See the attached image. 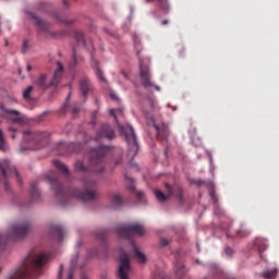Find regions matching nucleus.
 <instances>
[{
	"instance_id": "1",
	"label": "nucleus",
	"mask_w": 279,
	"mask_h": 279,
	"mask_svg": "<svg viewBox=\"0 0 279 279\" xmlns=\"http://www.w3.org/2000/svg\"><path fill=\"white\" fill-rule=\"evenodd\" d=\"M46 178L51 185L52 191H54L57 199L62 205L66 204V199L70 197H75L82 202H93L97 197V181L89 177L83 179L85 186L83 192L75 187L64 189L56 174H47Z\"/></svg>"
},
{
	"instance_id": "2",
	"label": "nucleus",
	"mask_w": 279,
	"mask_h": 279,
	"mask_svg": "<svg viewBox=\"0 0 279 279\" xmlns=\"http://www.w3.org/2000/svg\"><path fill=\"white\" fill-rule=\"evenodd\" d=\"M109 114L113 117L120 134L125 138L129 145V156L134 158L136 154H138V142L136 141V133H134V129L126 124L125 126L119 123L120 119H123V108L110 109Z\"/></svg>"
},
{
	"instance_id": "3",
	"label": "nucleus",
	"mask_w": 279,
	"mask_h": 279,
	"mask_svg": "<svg viewBox=\"0 0 279 279\" xmlns=\"http://www.w3.org/2000/svg\"><path fill=\"white\" fill-rule=\"evenodd\" d=\"M108 154H110L108 146L100 145L97 148H92L89 153V171L104 173L106 170V156Z\"/></svg>"
},
{
	"instance_id": "4",
	"label": "nucleus",
	"mask_w": 279,
	"mask_h": 279,
	"mask_svg": "<svg viewBox=\"0 0 279 279\" xmlns=\"http://www.w3.org/2000/svg\"><path fill=\"white\" fill-rule=\"evenodd\" d=\"M58 69L53 73V77L50 82L47 83V75L41 74L35 82L34 86L39 88V90H47V88H51V86H58L60 84V80L62 78V71L64 66L60 61L57 62Z\"/></svg>"
},
{
	"instance_id": "5",
	"label": "nucleus",
	"mask_w": 279,
	"mask_h": 279,
	"mask_svg": "<svg viewBox=\"0 0 279 279\" xmlns=\"http://www.w3.org/2000/svg\"><path fill=\"white\" fill-rule=\"evenodd\" d=\"M0 173L4 184V189L7 191H8V180H10L12 175H15L19 184H21V177H19V171H16V168L12 166V162L9 159H2L0 161Z\"/></svg>"
},
{
	"instance_id": "6",
	"label": "nucleus",
	"mask_w": 279,
	"mask_h": 279,
	"mask_svg": "<svg viewBox=\"0 0 279 279\" xmlns=\"http://www.w3.org/2000/svg\"><path fill=\"white\" fill-rule=\"evenodd\" d=\"M117 233L122 239H132V234L143 236L145 234V228L141 222H134L130 225H123L117 228Z\"/></svg>"
},
{
	"instance_id": "7",
	"label": "nucleus",
	"mask_w": 279,
	"mask_h": 279,
	"mask_svg": "<svg viewBox=\"0 0 279 279\" xmlns=\"http://www.w3.org/2000/svg\"><path fill=\"white\" fill-rule=\"evenodd\" d=\"M74 39L76 45L73 46V53H72V59L69 62V69L70 71H74L75 66L82 62V57H77V47H82L83 49H86V39L84 38V34L82 32H75L74 33Z\"/></svg>"
},
{
	"instance_id": "8",
	"label": "nucleus",
	"mask_w": 279,
	"mask_h": 279,
	"mask_svg": "<svg viewBox=\"0 0 279 279\" xmlns=\"http://www.w3.org/2000/svg\"><path fill=\"white\" fill-rule=\"evenodd\" d=\"M24 141L26 143H34V145H38L36 149L43 147V143H47L49 141V132L44 131H24Z\"/></svg>"
},
{
	"instance_id": "9",
	"label": "nucleus",
	"mask_w": 279,
	"mask_h": 279,
	"mask_svg": "<svg viewBox=\"0 0 279 279\" xmlns=\"http://www.w3.org/2000/svg\"><path fill=\"white\" fill-rule=\"evenodd\" d=\"M131 271L132 267L130 266V257H128V253L122 251L120 255V264L118 266V278L130 279Z\"/></svg>"
},
{
	"instance_id": "10",
	"label": "nucleus",
	"mask_w": 279,
	"mask_h": 279,
	"mask_svg": "<svg viewBox=\"0 0 279 279\" xmlns=\"http://www.w3.org/2000/svg\"><path fill=\"white\" fill-rule=\"evenodd\" d=\"M140 77L141 83L144 88H156V90H160V87L158 85H154L151 83V74L149 73V66L144 65L143 63L140 64Z\"/></svg>"
},
{
	"instance_id": "11",
	"label": "nucleus",
	"mask_w": 279,
	"mask_h": 279,
	"mask_svg": "<svg viewBox=\"0 0 279 279\" xmlns=\"http://www.w3.org/2000/svg\"><path fill=\"white\" fill-rule=\"evenodd\" d=\"M32 225L28 221L17 222L10 228L11 236L14 239H23L29 232Z\"/></svg>"
},
{
	"instance_id": "12",
	"label": "nucleus",
	"mask_w": 279,
	"mask_h": 279,
	"mask_svg": "<svg viewBox=\"0 0 279 279\" xmlns=\"http://www.w3.org/2000/svg\"><path fill=\"white\" fill-rule=\"evenodd\" d=\"M114 130L109 124H102L100 130L97 132L95 141H101V138H107L108 141H112L114 138Z\"/></svg>"
},
{
	"instance_id": "13",
	"label": "nucleus",
	"mask_w": 279,
	"mask_h": 279,
	"mask_svg": "<svg viewBox=\"0 0 279 279\" xmlns=\"http://www.w3.org/2000/svg\"><path fill=\"white\" fill-rule=\"evenodd\" d=\"M80 90L81 95L84 101L88 99V93H92L93 85L90 84V80L88 77L84 76L80 80Z\"/></svg>"
},
{
	"instance_id": "14",
	"label": "nucleus",
	"mask_w": 279,
	"mask_h": 279,
	"mask_svg": "<svg viewBox=\"0 0 279 279\" xmlns=\"http://www.w3.org/2000/svg\"><path fill=\"white\" fill-rule=\"evenodd\" d=\"M31 19L35 21V25L38 27L39 32H44V34H51V31L49 29L51 24H49L47 21L36 16L34 13L31 14Z\"/></svg>"
},
{
	"instance_id": "15",
	"label": "nucleus",
	"mask_w": 279,
	"mask_h": 279,
	"mask_svg": "<svg viewBox=\"0 0 279 279\" xmlns=\"http://www.w3.org/2000/svg\"><path fill=\"white\" fill-rule=\"evenodd\" d=\"M165 186L167 191L166 194L162 193L160 190L155 191V196L158 202H167V199H169V197L173 195V189H171V185H169V183H166Z\"/></svg>"
},
{
	"instance_id": "16",
	"label": "nucleus",
	"mask_w": 279,
	"mask_h": 279,
	"mask_svg": "<svg viewBox=\"0 0 279 279\" xmlns=\"http://www.w3.org/2000/svg\"><path fill=\"white\" fill-rule=\"evenodd\" d=\"M0 110H2L4 114H9V117H12L13 123H23V118H21V113L17 110L5 109L3 105H0Z\"/></svg>"
},
{
	"instance_id": "17",
	"label": "nucleus",
	"mask_w": 279,
	"mask_h": 279,
	"mask_svg": "<svg viewBox=\"0 0 279 279\" xmlns=\"http://www.w3.org/2000/svg\"><path fill=\"white\" fill-rule=\"evenodd\" d=\"M131 245L134 258H137L138 263H141L142 265L147 263V257H145V254H143L141 250H138V246L134 244L133 241H131Z\"/></svg>"
},
{
	"instance_id": "18",
	"label": "nucleus",
	"mask_w": 279,
	"mask_h": 279,
	"mask_svg": "<svg viewBox=\"0 0 279 279\" xmlns=\"http://www.w3.org/2000/svg\"><path fill=\"white\" fill-rule=\"evenodd\" d=\"M31 204L40 199V191H38V183L36 181L31 183Z\"/></svg>"
},
{
	"instance_id": "19",
	"label": "nucleus",
	"mask_w": 279,
	"mask_h": 279,
	"mask_svg": "<svg viewBox=\"0 0 279 279\" xmlns=\"http://www.w3.org/2000/svg\"><path fill=\"white\" fill-rule=\"evenodd\" d=\"M51 234L56 236V239L61 243V241L64 239V229H62V226L56 225L50 228Z\"/></svg>"
},
{
	"instance_id": "20",
	"label": "nucleus",
	"mask_w": 279,
	"mask_h": 279,
	"mask_svg": "<svg viewBox=\"0 0 279 279\" xmlns=\"http://www.w3.org/2000/svg\"><path fill=\"white\" fill-rule=\"evenodd\" d=\"M122 204H123V198H121V195L113 194L110 203L111 208H113V210H117V208H121Z\"/></svg>"
},
{
	"instance_id": "21",
	"label": "nucleus",
	"mask_w": 279,
	"mask_h": 279,
	"mask_svg": "<svg viewBox=\"0 0 279 279\" xmlns=\"http://www.w3.org/2000/svg\"><path fill=\"white\" fill-rule=\"evenodd\" d=\"M52 165L56 167V169L61 171V173H63L68 178L71 175V173L69 172V168L64 166V163L60 162V160L52 161Z\"/></svg>"
},
{
	"instance_id": "22",
	"label": "nucleus",
	"mask_w": 279,
	"mask_h": 279,
	"mask_svg": "<svg viewBox=\"0 0 279 279\" xmlns=\"http://www.w3.org/2000/svg\"><path fill=\"white\" fill-rule=\"evenodd\" d=\"M93 65H94V69H95V74L97 75L98 80H100V82L107 83L108 81L106 80V77L104 76V72L99 68V62L94 61Z\"/></svg>"
},
{
	"instance_id": "23",
	"label": "nucleus",
	"mask_w": 279,
	"mask_h": 279,
	"mask_svg": "<svg viewBox=\"0 0 279 279\" xmlns=\"http://www.w3.org/2000/svg\"><path fill=\"white\" fill-rule=\"evenodd\" d=\"M155 130L158 136H162V138H169V129L167 126H158L155 125Z\"/></svg>"
},
{
	"instance_id": "24",
	"label": "nucleus",
	"mask_w": 279,
	"mask_h": 279,
	"mask_svg": "<svg viewBox=\"0 0 279 279\" xmlns=\"http://www.w3.org/2000/svg\"><path fill=\"white\" fill-rule=\"evenodd\" d=\"M277 275H278V269L274 268V269L262 272L260 276L262 278H265V279H274L276 278Z\"/></svg>"
},
{
	"instance_id": "25",
	"label": "nucleus",
	"mask_w": 279,
	"mask_h": 279,
	"mask_svg": "<svg viewBox=\"0 0 279 279\" xmlns=\"http://www.w3.org/2000/svg\"><path fill=\"white\" fill-rule=\"evenodd\" d=\"M255 245L258 247L259 253L265 252L267 250V240L257 239Z\"/></svg>"
},
{
	"instance_id": "26",
	"label": "nucleus",
	"mask_w": 279,
	"mask_h": 279,
	"mask_svg": "<svg viewBox=\"0 0 279 279\" xmlns=\"http://www.w3.org/2000/svg\"><path fill=\"white\" fill-rule=\"evenodd\" d=\"M74 167L77 171H80L81 173H88V167L84 166V161L82 160H77L74 163Z\"/></svg>"
},
{
	"instance_id": "27",
	"label": "nucleus",
	"mask_w": 279,
	"mask_h": 279,
	"mask_svg": "<svg viewBox=\"0 0 279 279\" xmlns=\"http://www.w3.org/2000/svg\"><path fill=\"white\" fill-rule=\"evenodd\" d=\"M0 151H8V144L5 143V135L0 129Z\"/></svg>"
},
{
	"instance_id": "28",
	"label": "nucleus",
	"mask_w": 279,
	"mask_h": 279,
	"mask_svg": "<svg viewBox=\"0 0 279 279\" xmlns=\"http://www.w3.org/2000/svg\"><path fill=\"white\" fill-rule=\"evenodd\" d=\"M175 274L179 278H182L184 274H186V270L184 269V265L182 264H175Z\"/></svg>"
},
{
	"instance_id": "29",
	"label": "nucleus",
	"mask_w": 279,
	"mask_h": 279,
	"mask_svg": "<svg viewBox=\"0 0 279 279\" xmlns=\"http://www.w3.org/2000/svg\"><path fill=\"white\" fill-rule=\"evenodd\" d=\"M82 146V144H78V146H75V144H70L69 146H63V147H68V151L63 154V156H68V154H71V151H80V147Z\"/></svg>"
},
{
	"instance_id": "30",
	"label": "nucleus",
	"mask_w": 279,
	"mask_h": 279,
	"mask_svg": "<svg viewBox=\"0 0 279 279\" xmlns=\"http://www.w3.org/2000/svg\"><path fill=\"white\" fill-rule=\"evenodd\" d=\"M125 181L128 183L129 190L130 191H135L136 186H134V179L132 177L124 174Z\"/></svg>"
},
{
	"instance_id": "31",
	"label": "nucleus",
	"mask_w": 279,
	"mask_h": 279,
	"mask_svg": "<svg viewBox=\"0 0 279 279\" xmlns=\"http://www.w3.org/2000/svg\"><path fill=\"white\" fill-rule=\"evenodd\" d=\"M106 234H108V230H99L96 233V239H99L100 241H106Z\"/></svg>"
},
{
	"instance_id": "32",
	"label": "nucleus",
	"mask_w": 279,
	"mask_h": 279,
	"mask_svg": "<svg viewBox=\"0 0 279 279\" xmlns=\"http://www.w3.org/2000/svg\"><path fill=\"white\" fill-rule=\"evenodd\" d=\"M32 90H34V86H27L24 92H23V97L24 99H28L29 98V95L32 93Z\"/></svg>"
},
{
	"instance_id": "33",
	"label": "nucleus",
	"mask_w": 279,
	"mask_h": 279,
	"mask_svg": "<svg viewBox=\"0 0 279 279\" xmlns=\"http://www.w3.org/2000/svg\"><path fill=\"white\" fill-rule=\"evenodd\" d=\"M248 234H250V231H247L243 227L241 229H239L236 232V236H239V238L247 236Z\"/></svg>"
},
{
	"instance_id": "34",
	"label": "nucleus",
	"mask_w": 279,
	"mask_h": 279,
	"mask_svg": "<svg viewBox=\"0 0 279 279\" xmlns=\"http://www.w3.org/2000/svg\"><path fill=\"white\" fill-rule=\"evenodd\" d=\"M54 19H57V21H59L60 23H64V25H72V23H73V21L62 20L58 15H54Z\"/></svg>"
},
{
	"instance_id": "35",
	"label": "nucleus",
	"mask_w": 279,
	"mask_h": 279,
	"mask_svg": "<svg viewBox=\"0 0 279 279\" xmlns=\"http://www.w3.org/2000/svg\"><path fill=\"white\" fill-rule=\"evenodd\" d=\"M160 245L161 247H167V245H169V240L161 238L160 239Z\"/></svg>"
},
{
	"instance_id": "36",
	"label": "nucleus",
	"mask_w": 279,
	"mask_h": 279,
	"mask_svg": "<svg viewBox=\"0 0 279 279\" xmlns=\"http://www.w3.org/2000/svg\"><path fill=\"white\" fill-rule=\"evenodd\" d=\"M143 197H145V194L143 192H136L137 202H143Z\"/></svg>"
},
{
	"instance_id": "37",
	"label": "nucleus",
	"mask_w": 279,
	"mask_h": 279,
	"mask_svg": "<svg viewBox=\"0 0 279 279\" xmlns=\"http://www.w3.org/2000/svg\"><path fill=\"white\" fill-rule=\"evenodd\" d=\"M179 202H184V196L182 195V189H178Z\"/></svg>"
},
{
	"instance_id": "38",
	"label": "nucleus",
	"mask_w": 279,
	"mask_h": 279,
	"mask_svg": "<svg viewBox=\"0 0 279 279\" xmlns=\"http://www.w3.org/2000/svg\"><path fill=\"white\" fill-rule=\"evenodd\" d=\"M66 108H69V104L63 105V107L60 109V114H64V112H66Z\"/></svg>"
},
{
	"instance_id": "39",
	"label": "nucleus",
	"mask_w": 279,
	"mask_h": 279,
	"mask_svg": "<svg viewBox=\"0 0 279 279\" xmlns=\"http://www.w3.org/2000/svg\"><path fill=\"white\" fill-rule=\"evenodd\" d=\"M210 197H211L214 204H217V195H215V191L210 192Z\"/></svg>"
},
{
	"instance_id": "40",
	"label": "nucleus",
	"mask_w": 279,
	"mask_h": 279,
	"mask_svg": "<svg viewBox=\"0 0 279 279\" xmlns=\"http://www.w3.org/2000/svg\"><path fill=\"white\" fill-rule=\"evenodd\" d=\"M64 270V266L63 265H60V268H59V274H58V279H62V271Z\"/></svg>"
},
{
	"instance_id": "41",
	"label": "nucleus",
	"mask_w": 279,
	"mask_h": 279,
	"mask_svg": "<svg viewBox=\"0 0 279 279\" xmlns=\"http://www.w3.org/2000/svg\"><path fill=\"white\" fill-rule=\"evenodd\" d=\"M161 5H165L167 3V0H158ZM146 3H154V0H146Z\"/></svg>"
},
{
	"instance_id": "42",
	"label": "nucleus",
	"mask_w": 279,
	"mask_h": 279,
	"mask_svg": "<svg viewBox=\"0 0 279 279\" xmlns=\"http://www.w3.org/2000/svg\"><path fill=\"white\" fill-rule=\"evenodd\" d=\"M225 252H226L227 256H232V250L230 247L227 246Z\"/></svg>"
},
{
	"instance_id": "43",
	"label": "nucleus",
	"mask_w": 279,
	"mask_h": 279,
	"mask_svg": "<svg viewBox=\"0 0 279 279\" xmlns=\"http://www.w3.org/2000/svg\"><path fill=\"white\" fill-rule=\"evenodd\" d=\"M22 51H23V53H25V51H27V40H24Z\"/></svg>"
},
{
	"instance_id": "44",
	"label": "nucleus",
	"mask_w": 279,
	"mask_h": 279,
	"mask_svg": "<svg viewBox=\"0 0 279 279\" xmlns=\"http://www.w3.org/2000/svg\"><path fill=\"white\" fill-rule=\"evenodd\" d=\"M66 279H73V268L69 270Z\"/></svg>"
},
{
	"instance_id": "45",
	"label": "nucleus",
	"mask_w": 279,
	"mask_h": 279,
	"mask_svg": "<svg viewBox=\"0 0 279 279\" xmlns=\"http://www.w3.org/2000/svg\"><path fill=\"white\" fill-rule=\"evenodd\" d=\"M121 162H123V157H119L118 159H116V167L118 165H121Z\"/></svg>"
},
{
	"instance_id": "46",
	"label": "nucleus",
	"mask_w": 279,
	"mask_h": 279,
	"mask_svg": "<svg viewBox=\"0 0 279 279\" xmlns=\"http://www.w3.org/2000/svg\"><path fill=\"white\" fill-rule=\"evenodd\" d=\"M121 75L123 76L124 80H130V76L124 71H121Z\"/></svg>"
},
{
	"instance_id": "47",
	"label": "nucleus",
	"mask_w": 279,
	"mask_h": 279,
	"mask_svg": "<svg viewBox=\"0 0 279 279\" xmlns=\"http://www.w3.org/2000/svg\"><path fill=\"white\" fill-rule=\"evenodd\" d=\"M136 53H141V45L135 44Z\"/></svg>"
},
{
	"instance_id": "48",
	"label": "nucleus",
	"mask_w": 279,
	"mask_h": 279,
	"mask_svg": "<svg viewBox=\"0 0 279 279\" xmlns=\"http://www.w3.org/2000/svg\"><path fill=\"white\" fill-rule=\"evenodd\" d=\"M73 114H77V112H80V108L75 107L73 110H72Z\"/></svg>"
},
{
	"instance_id": "49",
	"label": "nucleus",
	"mask_w": 279,
	"mask_h": 279,
	"mask_svg": "<svg viewBox=\"0 0 279 279\" xmlns=\"http://www.w3.org/2000/svg\"><path fill=\"white\" fill-rule=\"evenodd\" d=\"M161 25H169V21L168 20L161 21Z\"/></svg>"
},
{
	"instance_id": "50",
	"label": "nucleus",
	"mask_w": 279,
	"mask_h": 279,
	"mask_svg": "<svg viewBox=\"0 0 279 279\" xmlns=\"http://www.w3.org/2000/svg\"><path fill=\"white\" fill-rule=\"evenodd\" d=\"M110 97H111V99H118V98H117V95L113 94V93L110 94Z\"/></svg>"
},
{
	"instance_id": "51",
	"label": "nucleus",
	"mask_w": 279,
	"mask_h": 279,
	"mask_svg": "<svg viewBox=\"0 0 279 279\" xmlns=\"http://www.w3.org/2000/svg\"><path fill=\"white\" fill-rule=\"evenodd\" d=\"M9 132H16V129H14V128H9Z\"/></svg>"
},
{
	"instance_id": "52",
	"label": "nucleus",
	"mask_w": 279,
	"mask_h": 279,
	"mask_svg": "<svg viewBox=\"0 0 279 279\" xmlns=\"http://www.w3.org/2000/svg\"><path fill=\"white\" fill-rule=\"evenodd\" d=\"M26 71H28V72L32 71V65L28 64V65L26 66Z\"/></svg>"
},
{
	"instance_id": "53",
	"label": "nucleus",
	"mask_w": 279,
	"mask_h": 279,
	"mask_svg": "<svg viewBox=\"0 0 279 279\" xmlns=\"http://www.w3.org/2000/svg\"><path fill=\"white\" fill-rule=\"evenodd\" d=\"M43 7H44L43 10L47 11V9H46L47 4H43Z\"/></svg>"
},
{
	"instance_id": "54",
	"label": "nucleus",
	"mask_w": 279,
	"mask_h": 279,
	"mask_svg": "<svg viewBox=\"0 0 279 279\" xmlns=\"http://www.w3.org/2000/svg\"><path fill=\"white\" fill-rule=\"evenodd\" d=\"M196 184H198V186H199L202 184V181L196 182Z\"/></svg>"
},
{
	"instance_id": "55",
	"label": "nucleus",
	"mask_w": 279,
	"mask_h": 279,
	"mask_svg": "<svg viewBox=\"0 0 279 279\" xmlns=\"http://www.w3.org/2000/svg\"><path fill=\"white\" fill-rule=\"evenodd\" d=\"M20 151H22V153L25 151V148H21Z\"/></svg>"
},
{
	"instance_id": "56",
	"label": "nucleus",
	"mask_w": 279,
	"mask_h": 279,
	"mask_svg": "<svg viewBox=\"0 0 279 279\" xmlns=\"http://www.w3.org/2000/svg\"><path fill=\"white\" fill-rule=\"evenodd\" d=\"M5 47H8V39H5Z\"/></svg>"
},
{
	"instance_id": "57",
	"label": "nucleus",
	"mask_w": 279,
	"mask_h": 279,
	"mask_svg": "<svg viewBox=\"0 0 279 279\" xmlns=\"http://www.w3.org/2000/svg\"><path fill=\"white\" fill-rule=\"evenodd\" d=\"M12 138H16V135L13 134V135H12Z\"/></svg>"
},
{
	"instance_id": "58",
	"label": "nucleus",
	"mask_w": 279,
	"mask_h": 279,
	"mask_svg": "<svg viewBox=\"0 0 279 279\" xmlns=\"http://www.w3.org/2000/svg\"><path fill=\"white\" fill-rule=\"evenodd\" d=\"M63 3L66 5V0H64Z\"/></svg>"
},
{
	"instance_id": "59",
	"label": "nucleus",
	"mask_w": 279,
	"mask_h": 279,
	"mask_svg": "<svg viewBox=\"0 0 279 279\" xmlns=\"http://www.w3.org/2000/svg\"><path fill=\"white\" fill-rule=\"evenodd\" d=\"M82 279H87L86 277H82Z\"/></svg>"
},
{
	"instance_id": "60",
	"label": "nucleus",
	"mask_w": 279,
	"mask_h": 279,
	"mask_svg": "<svg viewBox=\"0 0 279 279\" xmlns=\"http://www.w3.org/2000/svg\"><path fill=\"white\" fill-rule=\"evenodd\" d=\"M19 73H21V70H19Z\"/></svg>"
},
{
	"instance_id": "61",
	"label": "nucleus",
	"mask_w": 279,
	"mask_h": 279,
	"mask_svg": "<svg viewBox=\"0 0 279 279\" xmlns=\"http://www.w3.org/2000/svg\"><path fill=\"white\" fill-rule=\"evenodd\" d=\"M0 272H1V267H0Z\"/></svg>"
}]
</instances>
